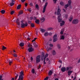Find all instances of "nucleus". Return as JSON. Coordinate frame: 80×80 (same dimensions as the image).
<instances>
[{
	"mask_svg": "<svg viewBox=\"0 0 80 80\" xmlns=\"http://www.w3.org/2000/svg\"><path fill=\"white\" fill-rule=\"evenodd\" d=\"M60 9L58 8V10L57 15H58V20L59 22H61L62 19L61 18V14H60Z\"/></svg>",
	"mask_w": 80,
	"mask_h": 80,
	"instance_id": "f257e3e1",
	"label": "nucleus"
},
{
	"mask_svg": "<svg viewBox=\"0 0 80 80\" xmlns=\"http://www.w3.org/2000/svg\"><path fill=\"white\" fill-rule=\"evenodd\" d=\"M20 75L18 80H23V76L24 75L23 71H22L21 72H20Z\"/></svg>",
	"mask_w": 80,
	"mask_h": 80,
	"instance_id": "f03ea898",
	"label": "nucleus"
},
{
	"mask_svg": "<svg viewBox=\"0 0 80 80\" xmlns=\"http://www.w3.org/2000/svg\"><path fill=\"white\" fill-rule=\"evenodd\" d=\"M40 62V56H38L36 57V62L38 63Z\"/></svg>",
	"mask_w": 80,
	"mask_h": 80,
	"instance_id": "7ed1b4c3",
	"label": "nucleus"
},
{
	"mask_svg": "<svg viewBox=\"0 0 80 80\" xmlns=\"http://www.w3.org/2000/svg\"><path fill=\"white\" fill-rule=\"evenodd\" d=\"M57 34H55V35L53 37V41L54 42H56V41L57 40Z\"/></svg>",
	"mask_w": 80,
	"mask_h": 80,
	"instance_id": "20e7f679",
	"label": "nucleus"
},
{
	"mask_svg": "<svg viewBox=\"0 0 80 80\" xmlns=\"http://www.w3.org/2000/svg\"><path fill=\"white\" fill-rule=\"evenodd\" d=\"M78 20L77 19H74L72 22V23L73 24H77L78 23Z\"/></svg>",
	"mask_w": 80,
	"mask_h": 80,
	"instance_id": "39448f33",
	"label": "nucleus"
},
{
	"mask_svg": "<svg viewBox=\"0 0 80 80\" xmlns=\"http://www.w3.org/2000/svg\"><path fill=\"white\" fill-rule=\"evenodd\" d=\"M47 5H48V3L46 2L45 3V5L44 6V8H43V10L42 11L43 13H44L45 12L46 7H47Z\"/></svg>",
	"mask_w": 80,
	"mask_h": 80,
	"instance_id": "423d86ee",
	"label": "nucleus"
},
{
	"mask_svg": "<svg viewBox=\"0 0 80 80\" xmlns=\"http://www.w3.org/2000/svg\"><path fill=\"white\" fill-rule=\"evenodd\" d=\"M28 25L27 23H26L25 24L23 23H22L21 24L22 28H24L25 27H27Z\"/></svg>",
	"mask_w": 80,
	"mask_h": 80,
	"instance_id": "0eeeda50",
	"label": "nucleus"
},
{
	"mask_svg": "<svg viewBox=\"0 0 80 80\" xmlns=\"http://www.w3.org/2000/svg\"><path fill=\"white\" fill-rule=\"evenodd\" d=\"M15 4V0H12L10 4V6H13Z\"/></svg>",
	"mask_w": 80,
	"mask_h": 80,
	"instance_id": "6e6552de",
	"label": "nucleus"
},
{
	"mask_svg": "<svg viewBox=\"0 0 80 80\" xmlns=\"http://www.w3.org/2000/svg\"><path fill=\"white\" fill-rule=\"evenodd\" d=\"M7 62H9V64L10 65H11L12 63V60L11 61L9 59L7 60Z\"/></svg>",
	"mask_w": 80,
	"mask_h": 80,
	"instance_id": "1a4fd4ad",
	"label": "nucleus"
},
{
	"mask_svg": "<svg viewBox=\"0 0 80 80\" xmlns=\"http://www.w3.org/2000/svg\"><path fill=\"white\" fill-rule=\"evenodd\" d=\"M28 50L29 51V52H31L33 51V49L32 48H30L28 49Z\"/></svg>",
	"mask_w": 80,
	"mask_h": 80,
	"instance_id": "9d476101",
	"label": "nucleus"
},
{
	"mask_svg": "<svg viewBox=\"0 0 80 80\" xmlns=\"http://www.w3.org/2000/svg\"><path fill=\"white\" fill-rule=\"evenodd\" d=\"M48 54H46L45 56V57L44 58V64H45V63H46L45 62V58H46L47 57H48Z\"/></svg>",
	"mask_w": 80,
	"mask_h": 80,
	"instance_id": "9b49d317",
	"label": "nucleus"
},
{
	"mask_svg": "<svg viewBox=\"0 0 80 80\" xmlns=\"http://www.w3.org/2000/svg\"><path fill=\"white\" fill-rule=\"evenodd\" d=\"M52 35V33H48V32H45L44 33V36H48V35Z\"/></svg>",
	"mask_w": 80,
	"mask_h": 80,
	"instance_id": "f8f14e48",
	"label": "nucleus"
},
{
	"mask_svg": "<svg viewBox=\"0 0 80 80\" xmlns=\"http://www.w3.org/2000/svg\"><path fill=\"white\" fill-rule=\"evenodd\" d=\"M44 55H45V54L44 53H42V54L41 55V59L42 60H43V59H44Z\"/></svg>",
	"mask_w": 80,
	"mask_h": 80,
	"instance_id": "ddd939ff",
	"label": "nucleus"
},
{
	"mask_svg": "<svg viewBox=\"0 0 80 80\" xmlns=\"http://www.w3.org/2000/svg\"><path fill=\"white\" fill-rule=\"evenodd\" d=\"M66 70V68L64 67V68H61V71L62 72H65V71Z\"/></svg>",
	"mask_w": 80,
	"mask_h": 80,
	"instance_id": "4468645a",
	"label": "nucleus"
},
{
	"mask_svg": "<svg viewBox=\"0 0 80 80\" xmlns=\"http://www.w3.org/2000/svg\"><path fill=\"white\" fill-rule=\"evenodd\" d=\"M72 68L71 67H68L66 68V70L67 71L68 70H72Z\"/></svg>",
	"mask_w": 80,
	"mask_h": 80,
	"instance_id": "2eb2a0df",
	"label": "nucleus"
},
{
	"mask_svg": "<svg viewBox=\"0 0 80 80\" xmlns=\"http://www.w3.org/2000/svg\"><path fill=\"white\" fill-rule=\"evenodd\" d=\"M72 72H73V71H68V75H70Z\"/></svg>",
	"mask_w": 80,
	"mask_h": 80,
	"instance_id": "dca6fc26",
	"label": "nucleus"
},
{
	"mask_svg": "<svg viewBox=\"0 0 80 80\" xmlns=\"http://www.w3.org/2000/svg\"><path fill=\"white\" fill-rule=\"evenodd\" d=\"M65 24V22L63 21H62L60 23L61 26H62Z\"/></svg>",
	"mask_w": 80,
	"mask_h": 80,
	"instance_id": "f3484780",
	"label": "nucleus"
},
{
	"mask_svg": "<svg viewBox=\"0 0 80 80\" xmlns=\"http://www.w3.org/2000/svg\"><path fill=\"white\" fill-rule=\"evenodd\" d=\"M45 19L44 18H42L40 19V20L42 22H43L45 21Z\"/></svg>",
	"mask_w": 80,
	"mask_h": 80,
	"instance_id": "a211bd4d",
	"label": "nucleus"
},
{
	"mask_svg": "<svg viewBox=\"0 0 80 80\" xmlns=\"http://www.w3.org/2000/svg\"><path fill=\"white\" fill-rule=\"evenodd\" d=\"M68 4L69 5V8H71V7H70V5L72 3V1L71 0H69L68 1Z\"/></svg>",
	"mask_w": 80,
	"mask_h": 80,
	"instance_id": "6ab92c4d",
	"label": "nucleus"
},
{
	"mask_svg": "<svg viewBox=\"0 0 80 80\" xmlns=\"http://www.w3.org/2000/svg\"><path fill=\"white\" fill-rule=\"evenodd\" d=\"M23 13V11L22 10H21L19 12V15H21Z\"/></svg>",
	"mask_w": 80,
	"mask_h": 80,
	"instance_id": "aec40b11",
	"label": "nucleus"
},
{
	"mask_svg": "<svg viewBox=\"0 0 80 80\" xmlns=\"http://www.w3.org/2000/svg\"><path fill=\"white\" fill-rule=\"evenodd\" d=\"M18 25H20V22H19V19H18L16 21Z\"/></svg>",
	"mask_w": 80,
	"mask_h": 80,
	"instance_id": "412c9836",
	"label": "nucleus"
},
{
	"mask_svg": "<svg viewBox=\"0 0 80 80\" xmlns=\"http://www.w3.org/2000/svg\"><path fill=\"white\" fill-rule=\"evenodd\" d=\"M20 47H23L24 46V43L23 42H21L20 43Z\"/></svg>",
	"mask_w": 80,
	"mask_h": 80,
	"instance_id": "4be33fe9",
	"label": "nucleus"
},
{
	"mask_svg": "<svg viewBox=\"0 0 80 80\" xmlns=\"http://www.w3.org/2000/svg\"><path fill=\"white\" fill-rule=\"evenodd\" d=\"M72 19H73V17H72V16H71L70 18L69 19V20L70 22H71V21L72 20Z\"/></svg>",
	"mask_w": 80,
	"mask_h": 80,
	"instance_id": "5701e85b",
	"label": "nucleus"
},
{
	"mask_svg": "<svg viewBox=\"0 0 80 80\" xmlns=\"http://www.w3.org/2000/svg\"><path fill=\"white\" fill-rule=\"evenodd\" d=\"M64 39L65 36H62L61 37H60V39H61L62 40H64Z\"/></svg>",
	"mask_w": 80,
	"mask_h": 80,
	"instance_id": "b1692460",
	"label": "nucleus"
},
{
	"mask_svg": "<svg viewBox=\"0 0 80 80\" xmlns=\"http://www.w3.org/2000/svg\"><path fill=\"white\" fill-rule=\"evenodd\" d=\"M21 8V5H19L17 7V9H20Z\"/></svg>",
	"mask_w": 80,
	"mask_h": 80,
	"instance_id": "393cba45",
	"label": "nucleus"
},
{
	"mask_svg": "<svg viewBox=\"0 0 80 80\" xmlns=\"http://www.w3.org/2000/svg\"><path fill=\"white\" fill-rule=\"evenodd\" d=\"M52 54L53 55H55L56 54V52H55V51L54 50H53L52 52Z\"/></svg>",
	"mask_w": 80,
	"mask_h": 80,
	"instance_id": "a878e982",
	"label": "nucleus"
},
{
	"mask_svg": "<svg viewBox=\"0 0 80 80\" xmlns=\"http://www.w3.org/2000/svg\"><path fill=\"white\" fill-rule=\"evenodd\" d=\"M46 48L47 50V51H48H48H49V50H52V48H49L48 49V48H47V47Z\"/></svg>",
	"mask_w": 80,
	"mask_h": 80,
	"instance_id": "bb28decb",
	"label": "nucleus"
},
{
	"mask_svg": "<svg viewBox=\"0 0 80 80\" xmlns=\"http://www.w3.org/2000/svg\"><path fill=\"white\" fill-rule=\"evenodd\" d=\"M1 12L2 14H4V13L5 12V11L4 10H2L1 11Z\"/></svg>",
	"mask_w": 80,
	"mask_h": 80,
	"instance_id": "cd10ccee",
	"label": "nucleus"
},
{
	"mask_svg": "<svg viewBox=\"0 0 80 80\" xmlns=\"http://www.w3.org/2000/svg\"><path fill=\"white\" fill-rule=\"evenodd\" d=\"M35 7L37 9H38V10L39 9V8H38V4H36Z\"/></svg>",
	"mask_w": 80,
	"mask_h": 80,
	"instance_id": "c85d7f7f",
	"label": "nucleus"
},
{
	"mask_svg": "<svg viewBox=\"0 0 80 80\" xmlns=\"http://www.w3.org/2000/svg\"><path fill=\"white\" fill-rule=\"evenodd\" d=\"M39 22H40V21L38 20H36L35 21L36 23H37L38 24L39 23Z\"/></svg>",
	"mask_w": 80,
	"mask_h": 80,
	"instance_id": "c756f323",
	"label": "nucleus"
},
{
	"mask_svg": "<svg viewBox=\"0 0 80 80\" xmlns=\"http://www.w3.org/2000/svg\"><path fill=\"white\" fill-rule=\"evenodd\" d=\"M35 69H32V73H35Z\"/></svg>",
	"mask_w": 80,
	"mask_h": 80,
	"instance_id": "7c9ffc66",
	"label": "nucleus"
},
{
	"mask_svg": "<svg viewBox=\"0 0 80 80\" xmlns=\"http://www.w3.org/2000/svg\"><path fill=\"white\" fill-rule=\"evenodd\" d=\"M52 74V72L50 71L49 72V75H51Z\"/></svg>",
	"mask_w": 80,
	"mask_h": 80,
	"instance_id": "2f4dec72",
	"label": "nucleus"
},
{
	"mask_svg": "<svg viewBox=\"0 0 80 80\" xmlns=\"http://www.w3.org/2000/svg\"><path fill=\"white\" fill-rule=\"evenodd\" d=\"M68 7H69L68 4H67V5H65V8H66V9L67 8H68Z\"/></svg>",
	"mask_w": 80,
	"mask_h": 80,
	"instance_id": "473e14b6",
	"label": "nucleus"
},
{
	"mask_svg": "<svg viewBox=\"0 0 80 80\" xmlns=\"http://www.w3.org/2000/svg\"><path fill=\"white\" fill-rule=\"evenodd\" d=\"M6 48H7L5 47V46H2V50H5V49H6Z\"/></svg>",
	"mask_w": 80,
	"mask_h": 80,
	"instance_id": "72a5a7b5",
	"label": "nucleus"
},
{
	"mask_svg": "<svg viewBox=\"0 0 80 80\" xmlns=\"http://www.w3.org/2000/svg\"><path fill=\"white\" fill-rule=\"evenodd\" d=\"M45 30L43 29H42L41 30V31L42 32H45Z\"/></svg>",
	"mask_w": 80,
	"mask_h": 80,
	"instance_id": "f704fd0d",
	"label": "nucleus"
},
{
	"mask_svg": "<svg viewBox=\"0 0 80 80\" xmlns=\"http://www.w3.org/2000/svg\"><path fill=\"white\" fill-rule=\"evenodd\" d=\"M60 4L61 5H64V3H63V2H60Z\"/></svg>",
	"mask_w": 80,
	"mask_h": 80,
	"instance_id": "c9c22d12",
	"label": "nucleus"
},
{
	"mask_svg": "<svg viewBox=\"0 0 80 80\" xmlns=\"http://www.w3.org/2000/svg\"><path fill=\"white\" fill-rule=\"evenodd\" d=\"M15 12H14L13 11H11V15H13V13H14Z\"/></svg>",
	"mask_w": 80,
	"mask_h": 80,
	"instance_id": "e433bc0d",
	"label": "nucleus"
},
{
	"mask_svg": "<svg viewBox=\"0 0 80 80\" xmlns=\"http://www.w3.org/2000/svg\"><path fill=\"white\" fill-rule=\"evenodd\" d=\"M64 32V30H61V32H60V33L61 34H63V32Z\"/></svg>",
	"mask_w": 80,
	"mask_h": 80,
	"instance_id": "4c0bfd02",
	"label": "nucleus"
},
{
	"mask_svg": "<svg viewBox=\"0 0 80 80\" xmlns=\"http://www.w3.org/2000/svg\"><path fill=\"white\" fill-rule=\"evenodd\" d=\"M53 30V28H48V30Z\"/></svg>",
	"mask_w": 80,
	"mask_h": 80,
	"instance_id": "58836bf2",
	"label": "nucleus"
},
{
	"mask_svg": "<svg viewBox=\"0 0 80 80\" xmlns=\"http://www.w3.org/2000/svg\"><path fill=\"white\" fill-rule=\"evenodd\" d=\"M31 25L32 27H33L34 26V24L33 23H31Z\"/></svg>",
	"mask_w": 80,
	"mask_h": 80,
	"instance_id": "ea45409f",
	"label": "nucleus"
},
{
	"mask_svg": "<svg viewBox=\"0 0 80 80\" xmlns=\"http://www.w3.org/2000/svg\"><path fill=\"white\" fill-rule=\"evenodd\" d=\"M64 17H65V18H68V15H65Z\"/></svg>",
	"mask_w": 80,
	"mask_h": 80,
	"instance_id": "a19ab883",
	"label": "nucleus"
},
{
	"mask_svg": "<svg viewBox=\"0 0 80 80\" xmlns=\"http://www.w3.org/2000/svg\"><path fill=\"white\" fill-rule=\"evenodd\" d=\"M37 38H34V40H32V42H35V41L36 39H37Z\"/></svg>",
	"mask_w": 80,
	"mask_h": 80,
	"instance_id": "79ce46f5",
	"label": "nucleus"
},
{
	"mask_svg": "<svg viewBox=\"0 0 80 80\" xmlns=\"http://www.w3.org/2000/svg\"><path fill=\"white\" fill-rule=\"evenodd\" d=\"M13 56L14 57H17V55L16 54H13Z\"/></svg>",
	"mask_w": 80,
	"mask_h": 80,
	"instance_id": "37998d69",
	"label": "nucleus"
},
{
	"mask_svg": "<svg viewBox=\"0 0 80 80\" xmlns=\"http://www.w3.org/2000/svg\"><path fill=\"white\" fill-rule=\"evenodd\" d=\"M48 77H47L44 79V80H48Z\"/></svg>",
	"mask_w": 80,
	"mask_h": 80,
	"instance_id": "c03bdc74",
	"label": "nucleus"
},
{
	"mask_svg": "<svg viewBox=\"0 0 80 80\" xmlns=\"http://www.w3.org/2000/svg\"><path fill=\"white\" fill-rule=\"evenodd\" d=\"M18 75H17L16 76V77H15V80H16V79H17V77H18Z\"/></svg>",
	"mask_w": 80,
	"mask_h": 80,
	"instance_id": "a18cd8bd",
	"label": "nucleus"
},
{
	"mask_svg": "<svg viewBox=\"0 0 80 80\" xmlns=\"http://www.w3.org/2000/svg\"><path fill=\"white\" fill-rule=\"evenodd\" d=\"M57 0H53V2L54 3H56V2H57Z\"/></svg>",
	"mask_w": 80,
	"mask_h": 80,
	"instance_id": "49530a36",
	"label": "nucleus"
},
{
	"mask_svg": "<svg viewBox=\"0 0 80 80\" xmlns=\"http://www.w3.org/2000/svg\"><path fill=\"white\" fill-rule=\"evenodd\" d=\"M2 78V76L1 75L0 76V80H1Z\"/></svg>",
	"mask_w": 80,
	"mask_h": 80,
	"instance_id": "de8ad7c7",
	"label": "nucleus"
},
{
	"mask_svg": "<svg viewBox=\"0 0 80 80\" xmlns=\"http://www.w3.org/2000/svg\"><path fill=\"white\" fill-rule=\"evenodd\" d=\"M58 62H59V63H62V61H61V60H59L58 61Z\"/></svg>",
	"mask_w": 80,
	"mask_h": 80,
	"instance_id": "09e8293b",
	"label": "nucleus"
},
{
	"mask_svg": "<svg viewBox=\"0 0 80 80\" xmlns=\"http://www.w3.org/2000/svg\"><path fill=\"white\" fill-rule=\"evenodd\" d=\"M25 7H27V5H28V4L27 3H26L25 4Z\"/></svg>",
	"mask_w": 80,
	"mask_h": 80,
	"instance_id": "8fccbe9b",
	"label": "nucleus"
},
{
	"mask_svg": "<svg viewBox=\"0 0 80 80\" xmlns=\"http://www.w3.org/2000/svg\"><path fill=\"white\" fill-rule=\"evenodd\" d=\"M26 0H21V1L22 3H23V2H25V1Z\"/></svg>",
	"mask_w": 80,
	"mask_h": 80,
	"instance_id": "3c124183",
	"label": "nucleus"
},
{
	"mask_svg": "<svg viewBox=\"0 0 80 80\" xmlns=\"http://www.w3.org/2000/svg\"><path fill=\"white\" fill-rule=\"evenodd\" d=\"M40 67H41V66L40 65H39V66L38 67V69H39Z\"/></svg>",
	"mask_w": 80,
	"mask_h": 80,
	"instance_id": "603ef678",
	"label": "nucleus"
},
{
	"mask_svg": "<svg viewBox=\"0 0 80 80\" xmlns=\"http://www.w3.org/2000/svg\"><path fill=\"white\" fill-rule=\"evenodd\" d=\"M50 47H53V44H50Z\"/></svg>",
	"mask_w": 80,
	"mask_h": 80,
	"instance_id": "864d4df0",
	"label": "nucleus"
},
{
	"mask_svg": "<svg viewBox=\"0 0 80 80\" xmlns=\"http://www.w3.org/2000/svg\"><path fill=\"white\" fill-rule=\"evenodd\" d=\"M28 10L29 12H31V9H28Z\"/></svg>",
	"mask_w": 80,
	"mask_h": 80,
	"instance_id": "5fc2aeb1",
	"label": "nucleus"
},
{
	"mask_svg": "<svg viewBox=\"0 0 80 80\" xmlns=\"http://www.w3.org/2000/svg\"><path fill=\"white\" fill-rule=\"evenodd\" d=\"M30 5H31V6H32V5H33V4L32 3H30Z\"/></svg>",
	"mask_w": 80,
	"mask_h": 80,
	"instance_id": "6e6d98bb",
	"label": "nucleus"
},
{
	"mask_svg": "<svg viewBox=\"0 0 80 80\" xmlns=\"http://www.w3.org/2000/svg\"><path fill=\"white\" fill-rule=\"evenodd\" d=\"M35 47H38V45H37V44H36L35 45Z\"/></svg>",
	"mask_w": 80,
	"mask_h": 80,
	"instance_id": "4d7b16f0",
	"label": "nucleus"
},
{
	"mask_svg": "<svg viewBox=\"0 0 80 80\" xmlns=\"http://www.w3.org/2000/svg\"><path fill=\"white\" fill-rule=\"evenodd\" d=\"M27 39H28V40H30V38H27Z\"/></svg>",
	"mask_w": 80,
	"mask_h": 80,
	"instance_id": "13d9d810",
	"label": "nucleus"
},
{
	"mask_svg": "<svg viewBox=\"0 0 80 80\" xmlns=\"http://www.w3.org/2000/svg\"><path fill=\"white\" fill-rule=\"evenodd\" d=\"M13 52L15 54V52H16L15 51V50H14Z\"/></svg>",
	"mask_w": 80,
	"mask_h": 80,
	"instance_id": "bf43d9fd",
	"label": "nucleus"
},
{
	"mask_svg": "<svg viewBox=\"0 0 80 80\" xmlns=\"http://www.w3.org/2000/svg\"><path fill=\"white\" fill-rule=\"evenodd\" d=\"M48 60H49L48 58H47L46 59V60H47V61H48Z\"/></svg>",
	"mask_w": 80,
	"mask_h": 80,
	"instance_id": "052dcab7",
	"label": "nucleus"
},
{
	"mask_svg": "<svg viewBox=\"0 0 80 80\" xmlns=\"http://www.w3.org/2000/svg\"><path fill=\"white\" fill-rule=\"evenodd\" d=\"M31 61H32V60H33V58H32V57L31 58Z\"/></svg>",
	"mask_w": 80,
	"mask_h": 80,
	"instance_id": "680f3d73",
	"label": "nucleus"
},
{
	"mask_svg": "<svg viewBox=\"0 0 80 80\" xmlns=\"http://www.w3.org/2000/svg\"><path fill=\"white\" fill-rule=\"evenodd\" d=\"M55 80H58V78H56Z\"/></svg>",
	"mask_w": 80,
	"mask_h": 80,
	"instance_id": "e2e57ef3",
	"label": "nucleus"
},
{
	"mask_svg": "<svg viewBox=\"0 0 80 80\" xmlns=\"http://www.w3.org/2000/svg\"><path fill=\"white\" fill-rule=\"evenodd\" d=\"M75 79H76V78L74 77V78L73 79V80H75Z\"/></svg>",
	"mask_w": 80,
	"mask_h": 80,
	"instance_id": "0e129e2a",
	"label": "nucleus"
},
{
	"mask_svg": "<svg viewBox=\"0 0 80 80\" xmlns=\"http://www.w3.org/2000/svg\"><path fill=\"white\" fill-rule=\"evenodd\" d=\"M79 62H80V59H79L78 61V63H79Z\"/></svg>",
	"mask_w": 80,
	"mask_h": 80,
	"instance_id": "69168bd1",
	"label": "nucleus"
},
{
	"mask_svg": "<svg viewBox=\"0 0 80 80\" xmlns=\"http://www.w3.org/2000/svg\"><path fill=\"white\" fill-rule=\"evenodd\" d=\"M21 22V23H23V21H22Z\"/></svg>",
	"mask_w": 80,
	"mask_h": 80,
	"instance_id": "338daca9",
	"label": "nucleus"
},
{
	"mask_svg": "<svg viewBox=\"0 0 80 80\" xmlns=\"http://www.w3.org/2000/svg\"><path fill=\"white\" fill-rule=\"evenodd\" d=\"M11 80H14V78H12Z\"/></svg>",
	"mask_w": 80,
	"mask_h": 80,
	"instance_id": "774afa93",
	"label": "nucleus"
}]
</instances>
